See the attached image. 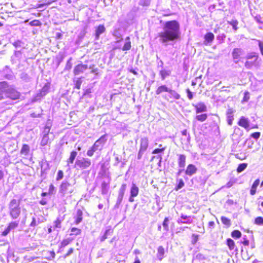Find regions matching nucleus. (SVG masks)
I'll use <instances>...</instances> for the list:
<instances>
[{"label": "nucleus", "instance_id": "412c9836", "mask_svg": "<svg viewBox=\"0 0 263 263\" xmlns=\"http://www.w3.org/2000/svg\"><path fill=\"white\" fill-rule=\"evenodd\" d=\"M105 30V28L103 25H99L96 30V39L99 38L100 34H102Z\"/></svg>", "mask_w": 263, "mask_h": 263}, {"label": "nucleus", "instance_id": "052dcab7", "mask_svg": "<svg viewBox=\"0 0 263 263\" xmlns=\"http://www.w3.org/2000/svg\"><path fill=\"white\" fill-rule=\"evenodd\" d=\"M96 151V150L92 147H91L90 149L87 151V155L89 157H91L93 155L94 152H95Z\"/></svg>", "mask_w": 263, "mask_h": 263}, {"label": "nucleus", "instance_id": "f257e3e1", "mask_svg": "<svg viewBox=\"0 0 263 263\" xmlns=\"http://www.w3.org/2000/svg\"><path fill=\"white\" fill-rule=\"evenodd\" d=\"M180 36V25L176 21L165 22L163 30L158 33L159 41L164 46L171 44L177 40Z\"/></svg>", "mask_w": 263, "mask_h": 263}, {"label": "nucleus", "instance_id": "39448f33", "mask_svg": "<svg viewBox=\"0 0 263 263\" xmlns=\"http://www.w3.org/2000/svg\"><path fill=\"white\" fill-rule=\"evenodd\" d=\"M91 164V160L88 158H82L77 159L75 162L74 167L77 169L84 170L88 168Z\"/></svg>", "mask_w": 263, "mask_h": 263}, {"label": "nucleus", "instance_id": "aec40b11", "mask_svg": "<svg viewBox=\"0 0 263 263\" xmlns=\"http://www.w3.org/2000/svg\"><path fill=\"white\" fill-rule=\"evenodd\" d=\"M148 145V140L147 138L144 137L141 138L140 140V148L146 150Z\"/></svg>", "mask_w": 263, "mask_h": 263}, {"label": "nucleus", "instance_id": "c03bdc74", "mask_svg": "<svg viewBox=\"0 0 263 263\" xmlns=\"http://www.w3.org/2000/svg\"><path fill=\"white\" fill-rule=\"evenodd\" d=\"M74 82L75 83V87L77 89H79L82 83L81 78H77L76 80H74Z\"/></svg>", "mask_w": 263, "mask_h": 263}, {"label": "nucleus", "instance_id": "37998d69", "mask_svg": "<svg viewBox=\"0 0 263 263\" xmlns=\"http://www.w3.org/2000/svg\"><path fill=\"white\" fill-rule=\"evenodd\" d=\"M221 220L223 224L230 226L231 224L230 220L226 217L222 216L221 217Z\"/></svg>", "mask_w": 263, "mask_h": 263}, {"label": "nucleus", "instance_id": "c9c22d12", "mask_svg": "<svg viewBox=\"0 0 263 263\" xmlns=\"http://www.w3.org/2000/svg\"><path fill=\"white\" fill-rule=\"evenodd\" d=\"M228 23L232 26L235 31L238 29L237 25L238 22L237 20H232L231 21L228 22Z\"/></svg>", "mask_w": 263, "mask_h": 263}, {"label": "nucleus", "instance_id": "cd10ccee", "mask_svg": "<svg viewBox=\"0 0 263 263\" xmlns=\"http://www.w3.org/2000/svg\"><path fill=\"white\" fill-rule=\"evenodd\" d=\"M164 254V249L162 246H160L158 248V253L157 254V257L159 260H161L163 257Z\"/></svg>", "mask_w": 263, "mask_h": 263}, {"label": "nucleus", "instance_id": "0eeeda50", "mask_svg": "<svg viewBox=\"0 0 263 263\" xmlns=\"http://www.w3.org/2000/svg\"><path fill=\"white\" fill-rule=\"evenodd\" d=\"M54 139V135L51 133L50 136L43 135V137L40 142L41 146H45L50 144Z\"/></svg>", "mask_w": 263, "mask_h": 263}, {"label": "nucleus", "instance_id": "69168bd1", "mask_svg": "<svg viewBox=\"0 0 263 263\" xmlns=\"http://www.w3.org/2000/svg\"><path fill=\"white\" fill-rule=\"evenodd\" d=\"M186 92H187V97H188L189 99L192 100L193 98V95L192 92L189 89H186Z\"/></svg>", "mask_w": 263, "mask_h": 263}, {"label": "nucleus", "instance_id": "7c9ffc66", "mask_svg": "<svg viewBox=\"0 0 263 263\" xmlns=\"http://www.w3.org/2000/svg\"><path fill=\"white\" fill-rule=\"evenodd\" d=\"M112 230L110 229V228L107 229L104 235L101 237V238H100V240L101 241H104L107 238V236L111 234L112 233Z\"/></svg>", "mask_w": 263, "mask_h": 263}, {"label": "nucleus", "instance_id": "9d476101", "mask_svg": "<svg viewBox=\"0 0 263 263\" xmlns=\"http://www.w3.org/2000/svg\"><path fill=\"white\" fill-rule=\"evenodd\" d=\"M197 171V167L193 164H190L187 165L185 170V174L192 176L194 174H196Z\"/></svg>", "mask_w": 263, "mask_h": 263}, {"label": "nucleus", "instance_id": "b1692460", "mask_svg": "<svg viewBox=\"0 0 263 263\" xmlns=\"http://www.w3.org/2000/svg\"><path fill=\"white\" fill-rule=\"evenodd\" d=\"M77 155V152L76 151H72L70 153V157L69 159L67 160V165L69 166L70 164H72L74 162V160Z\"/></svg>", "mask_w": 263, "mask_h": 263}, {"label": "nucleus", "instance_id": "9b49d317", "mask_svg": "<svg viewBox=\"0 0 263 263\" xmlns=\"http://www.w3.org/2000/svg\"><path fill=\"white\" fill-rule=\"evenodd\" d=\"M204 39L203 44L204 45H208L214 40V35L212 32H208L204 35Z\"/></svg>", "mask_w": 263, "mask_h": 263}, {"label": "nucleus", "instance_id": "e433bc0d", "mask_svg": "<svg viewBox=\"0 0 263 263\" xmlns=\"http://www.w3.org/2000/svg\"><path fill=\"white\" fill-rule=\"evenodd\" d=\"M168 221H169L168 218V217H166V218H165V219H164V220L163 221V222L162 223L164 230L165 231H168V230H169L168 223Z\"/></svg>", "mask_w": 263, "mask_h": 263}, {"label": "nucleus", "instance_id": "f03ea898", "mask_svg": "<svg viewBox=\"0 0 263 263\" xmlns=\"http://www.w3.org/2000/svg\"><path fill=\"white\" fill-rule=\"evenodd\" d=\"M20 96V93L12 86H9L6 82H0V100L8 98L9 100L7 101V104H10L12 100L18 99Z\"/></svg>", "mask_w": 263, "mask_h": 263}, {"label": "nucleus", "instance_id": "ddd939ff", "mask_svg": "<svg viewBox=\"0 0 263 263\" xmlns=\"http://www.w3.org/2000/svg\"><path fill=\"white\" fill-rule=\"evenodd\" d=\"M45 221V218L42 216H41L40 217H37V218L33 217L32 218V221L30 224V226L31 227H35L39 224L40 223L44 222Z\"/></svg>", "mask_w": 263, "mask_h": 263}, {"label": "nucleus", "instance_id": "864d4df0", "mask_svg": "<svg viewBox=\"0 0 263 263\" xmlns=\"http://www.w3.org/2000/svg\"><path fill=\"white\" fill-rule=\"evenodd\" d=\"M29 25L31 26H39L41 25V23L39 20H33L29 23Z\"/></svg>", "mask_w": 263, "mask_h": 263}, {"label": "nucleus", "instance_id": "6ab92c4d", "mask_svg": "<svg viewBox=\"0 0 263 263\" xmlns=\"http://www.w3.org/2000/svg\"><path fill=\"white\" fill-rule=\"evenodd\" d=\"M169 98L174 100H178L180 98V95L175 90L170 89L168 91Z\"/></svg>", "mask_w": 263, "mask_h": 263}, {"label": "nucleus", "instance_id": "13d9d810", "mask_svg": "<svg viewBox=\"0 0 263 263\" xmlns=\"http://www.w3.org/2000/svg\"><path fill=\"white\" fill-rule=\"evenodd\" d=\"M258 42V46L262 55H263V42L260 40H257Z\"/></svg>", "mask_w": 263, "mask_h": 263}, {"label": "nucleus", "instance_id": "4c0bfd02", "mask_svg": "<svg viewBox=\"0 0 263 263\" xmlns=\"http://www.w3.org/2000/svg\"><path fill=\"white\" fill-rule=\"evenodd\" d=\"M124 196L118 194L116 203L115 207L118 208L122 202Z\"/></svg>", "mask_w": 263, "mask_h": 263}, {"label": "nucleus", "instance_id": "7ed1b4c3", "mask_svg": "<svg viewBox=\"0 0 263 263\" xmlns=\"http://www.w3.org/2000/svg\"><path fill=\"white\" fill-rule=\"evenodd\" d=\"M74 188L72 185L67 181H64L60 185L59 193L63 198L64 204H66V200L70 198L71 194L73 192Z\"/></svg>", "mask_w": 263, "mask_h": 263}, {"label": "nucleus", "instance_id": "4468645a", "mask_svg": "<svg viewBox=\"0 0 263 263\" xmlns=\"http://www.w3.org/2000/svg\"><path fill=\"white\" fill-rule=\"evenodd\" d=\"M238 124L247 129L249 127V121L248 118L242 116L238 121Z\"/></svg>", "mask_w": 263, "mask_h": 263}, {"label": "nucleus", "instance_id": "2f4dec72", "mask_svg": "<svg viewBox=\"0 0 263 263\" xmlns=\"http://www.w3.org/2000/svg\"><path fill=\"white\" fill-rule=\"evenodd\" d=\"M171 74V71L170 70H161L160 71V74L161 76V79L162 80H164L165 78L167 76H169Z\"/></svg>", "mask_w": 263, "mask_h": 263}, {"label": "nucleus", "instance_id": "dca6fc26", "mask_svg": "<svg viewBox=\"0 0 263 263\" xmlns=\"http://www.w3.org/2000/svg\"><path fill=\"white\" fill-rule=\"evenodd\" d=\"M51 126V121L50 120H48L42 133L43 135L50 136V134L51 133L50 132Z\"/></svg>", "mask_w": 263, "mask_h": 263}, {"label": "nucleus", "instance_id": "0e129e2a", "mask_svg": "<svg viewBox=\"0 0 263 263\" xmlns=\"http://www.w3.org/2000/svg\"><path fill=\"white\" fill-rule=\"evenodd\" d=\"M249 95L250 94H249V92H248V91H246L245 92L244 97L243 99V102H247L249 100V98H250Z\"/></svg>", "mask_w": 263, "mask_h": 263}, {"label": "nucleus", "instance_id": "79ce46f5", "mask_svg": "<svg viewBox=\"0 0 263 263\" xmlns=\"http://www.w3.org/2000/svg\"><path fill=\"white\" fill-rule=\"evenodd\" d=\"M18 226V221H12L10 222L7 227L10 230L16 228Z\"/></svg>", "mask_w": 263, "mask_h": 263}, {"label": "nucleus", "instance_id": "5fc2aeb1", "mask_svg": "<svg viewBox=\"0 0 263 263\" xmlns=\"http://www.w3.org/2000/svg\"><path fill=\"white\" fill-rule=\"evenodd\" d=\"M151 0H140V4L143 6H148L150 5Z\"/></svg>", "mask_w": 263, "mask_h": 263}, {"label": "nucleus", "instance_id": "f8f14e48", "mask_svg": "<svg viewBox=\"0 0 263 263\" xmlns=\"http://www.w3.org/2000/svg\"><path fill=\"white\" fill-rule=\"evenodd\" d=\"M194 106L196 109V112L197 114L205 112L207 110V107L203 102H199Z\"/></svg>", "mask_w": 263, "mask_h": 263}, {"label": "nucleus", "instance_id": "a18cd8bd", "mask_svg": "<svg viewBox=\"0 0 263 263\" xmlns=\"http://www.w3.org/2000/svg\"><path fill=\"white\" fill-rule=\"evenodd\" d=\"M53 229L55 230L56 228H61V220L58 218L53 223Z\"/></svg>", "mask_w": 263, "mask_h": 263}, {"label": "nucleus", "instance_id": "bf43d9fd", "mask_svg": "<svg viewBox=\"0 0 263 263\" xmlns=\"http://www.w3.org/2000/svg\"><path fill=\"white\" fill-rule=\"evenodd\" d=\"M145 151H146L145 150L140 148L138 154V156H137V159L138 160H140L141 159L143 154L144 153V152Z\"/></svg>", "mask_w": 263, "mask_h": 263}, {"label": "nucleus", "instance_id": "49530a36", "mask_svg": "<svg viewBox=\"0 0 263 263\" xmlns=\"http://www.w3.org/2000/svg\"><path fill=\"white\" fill-rule=\"evenodd\" d=\"M126 189V184H122L121 187L119 189L118 194L124 196Z\"/></svg>", "mask_w": 263, "mask_h": 263}, {"label": "nucleus", "instance_id": "e2e57ef3", "mask_svg": "<svg viewBox=\"0 0 263 263\" xmlns=\"http://www.w3.org/2000/svg\"><path fill=\"white\" fill-rule=\"evenodd\" d=\"M164 150H165V148H156V149H155L153 151L152 154H158V153H162V152H163Z\"/></svg>", "mask_w": 263, "mask_h": 263}, {"label": "nucleus", "instance_id": "72a5a7b5", "mask_svg": "<svg viewBox=\"0 0 263 263\" xmlns=\"http://www.w3.org/2000/svg\"><path fill=\"white\" fill-rule=\"evenodd\" d=\"M247 166H248L247 163H243L240 164L237 168V172L238 173L242 172L247 168Z\"/></svg>", "mask_w": 263, "mask_h": 263}, {"label": "nucleus", "instance_id": "c756f323", "mask_svg": "<svg viewBox=\"0 0 263 263\" xmlns=\"http://www.w3.org/2000/svg\"><path fill=\"white\" fill-rule=\"evenodd\" d=\"M256 65V62H255V60L253 61L247 60L245 63V66L248 69H250L253 66Z\"/></svg>", "mask_w": 263, "mask_h": 263}, {"label": "nucleus", "instance_id": "09e8293b", "mask_svg": "<svg viewBox=\"0 0 263 263\" xmlns=\"http://www.w3.org/2000/svg\"><path fill=\"white\" fill-rule=\"evenodd\" d=\"M70 242L71 240L69 238L64 239L61 243V247L62 248H64L65 247L69 245Z\"/></svg>", "mask_w": 263, "mask_h": 263}, {"label": "nucleus", "instance_id": "774afa93", "mask_svg": "<svg viewBox=\"0 0 263 263\" xmlns=\"http://www.w3.org/2000/svg\"><path fill=\"white\" fill-rule=\"evenodd\" d=\"M246 236H245L243 237V241L242 242V243L243 244V245L245 246H248L249 245V241L246 238Z\"/></svg>", "mask_w": 263, "mask_h": 263}, {"label": "nucleus", "instance_id": "f3484780", "mask_svg": "<svg viewBox=\"0 0 263 263\" xmlns=\"http://www.w3.org/2000/svg\"><path fill=\"white\" fill-rule=\"evenodd\" d=\"M178 156V163L179 167L184 168L185 165L186 156L183 154H179Z\"/></svg>", "mask_w": 263, "mask_h": 263}, {"label": "nucleus", "instance_id": "4d7b16f0", "mask_svg": "<svg viewBox=\"0 0 263 263\" xmlns=\"http://www.w3.org/2000/svg\"><path fill=\"white\" fill-rule=\"evenodd\" d=\"M63 178V172L62 171H59L57 176V180L59 181L61 180Z\"/></svg>", "mask_w": 263, "mask_h": 263}, {"label": "nucleus", "instance_id": "423d86ee", "mask_svg": "<svg viewBox=\"0 0 263 263\" xmlns=\"http://www.w3.org/2000/svg\"><path fill=\"white\" fill-rule=\"evenodd\" d=\"M245 54L243 49L241 48H235L232 52V57L234 63L238 64Z\"/></svg>", "mask_w": 263, "mask_h": 263}, {"label": "nucleus", "instance_id": "1a4fd4ad", "mask_svg": "<svg viewBox=\"0 0 263 263\" xmlns=\"http://www.w3.org/2000/svg\"><path fill=\"white\" fill-rule=\"evenodd\" d=\"M106 141V135L102 136L98 140H97L92 146L96 151L99 149V147L104 144Z\"/></svg>", "mask_w": 263, "mask_h": 263}, {"label": "nucleus", "instance_id": "5701e85b", "mask_svg": "<svg viewBox=\"0 0 263 263\" xmlns=\"http://www.w3.org/2000/svg\"><path fill=\"white\" fill-rule=\"evenodd\" d=\"M170 88H168L166 85H162L159 86L156 91V95H158L164 92L168 91Z\"/></svg>", "mask_w": 263, "mask_h": 263}, {"label": "nucleus", "instance_id": "2eb2a0df", "mask_svg": "<svg viewBox=\"0 0 263 263\" xmlns=\"http://www.w3.org/2000/svg\"><path fill=\"white\" fill-rule=\"evenodd\" d=\"M75 219L74 223L78 224L82 222L83 220V212L80 209H78L77 211L76 214L74 217Z\"/></svg>", "mask_w": 263, "mask_h": 263}, {"label": "nucleus", "instance_id": "a878e982", "mask_svg": "<svg viewBox=\"0 0 263 263\" xmlns=\"http://www.w3.org/2000/svg\"><path fill=\"white\" fill-rule=\"evenodd\" d=\"M130 195L132 196L136 197L139 193V188L135 184L133 183L130 191Z\"/></svg>", "mask_w": 263, "mask_h": 263}, {"label": "nucleus", "instance_id": "473e14b6", "mask_svg": "<svg viewBox=\"0 0 263 263\" xmlns=\"http://www.w3.org/2000/svg\"><path fill=\"white\" fill-rule=\"evenodd\" d=\"M207 118L208 115L206 114H203L196 116V119L200 122H203L205 121Z\"/></svg>", "mask_w": 263, "mask_h": 263}, {"label": "nucleus", "instance_id": "a19ab883", "mask_svg": "<svg viewBox=\"0 0 263 263\" xmlns=\"http://www.w3.org/2000/svg\"><path fill=\"white\" fill-rule=\"evenodd\" d=\"M254 223L258 226H263V217H257L255 219Z\"/></svg>", "mask_w": 263, "mask_h": 263}, {"label": "nucleus", "instance_id": "393cba45", "mask_svg": "<svg viewBox=\"0 0 263 263\" xmlns=\"http://www.w3.org/2000/svg\"><path fill=\"white\" fill-rule=\"evenodd\" d=\"M260 182L259 179H256L253 183L251 190H250V194L252 195H254L256 193V191L257 186H258Z\"/></svg>", "mask_w": 263, "mask_h": 263}, {"label": "nucleus", "instance_id": "c85d7f7f", "mask_svg": "<svg viewBox=\"0 0 263 263\" xmlns=\"http://www.w3.org/2000/svg\"><path fill=\"white\" fill-rule=\"evenodd\" d=\"M130 38L129 37H127L125 39L126 42L124 44V46L122 48V50L123 51H126L129 50L131 48V43L129 41Z\"/></svg>", "mask_w": 263, "mask_h": 263}, {"label": "nucleus", "instance_id": "6e6552de", "mask_svg": "<svg viewBox=\"0 0 263 263\" xmlns=\"http://www.w3.org/2000/svg\"><path fill=\"white\" fill-rule=\"evenodd\" d=\"M88 68L87 65L79 64L74 67L73 73L74 75H78L83 73Z\"/></svg>", "mask_w": 263, "mask_h": 263}, {"label": "nucleus", "instance_id": "de8ad7c7", "mask_svg": "<svg viewBox=\"0 0 263 263\" xmlns=\"http://www.w3.org/2000/svg\"><path fill=\"white\" fill-rule=\"evenodd\" d=\"M71 232L72 233L70 235H78L81 234V230L78 228H72L71 229Z\"/></svg>", "mask_w": 263, "mask_h": 263}, {"label": "nucleus", "instance_id": "680f3d73", "mask_svg": "<svg viewBox=\"0 0 263 263\" xmlns=\"http://www.w3.org/2000/svg\"><path fill=\"white\" fill-rule=\"evenodd\" d=\"M260 136V133L259 132H256L252 134L251 135V137L257 140Z\"/></svg>", "mask_w": 263, "mask_h": 263}, {"label": "nucleus", "instance_id": "6e6d98bb", "mask_svg": "<svg viewBox=\"0 0 263 263\" xmlns=\"http://www.w3.org/2000/svg\"><path fill=\"white\" fill-rule=\"evenodd\" d=\"M177 222L178 223H191L192 221L191 219H187L186 221H183V219L180 217L177 220Z\"/></svg>", "mask_w": 263, "mask_h": 263}, {"label": "nucleus", "instance_id": "20e7f679", "mask_svg": "<svg viewBox=\"0 0 263 263\" xmlns=\"http://www.w3.org/2000/svg\"><path fill=\"white\" fill-rule=\"evenodd\" d=\"M9 214L12 219H16L21 214L20 201L12 199L8 204Z\"/></svg>", "mask_w": 263, "mask_h": 263}, {"label": "nucleus", "instance_id": "338daca9", "mask_svg": "<svg viewBox=\"0 0 263 263\" xmlns=\"http://www.w3.org/2000/svg\"><path fill=\"white\" fill-rule=\"evenodd\" d=\"M73 252V248L69 249V250L68 251V252L64 256V258H65L69 256L71 254H72Z\"/></svg>", "mask_w": 263, "mask_h": 263}, {"label": "nucleus", "instance_id": "f704fd0d", "mask_svg": "<svg viewBox=\"0 0 263 263\" xmlns=\"http://www.w3.org/2000/svg\"><path fill=\"white\" fill-rule=\"evenodd\" d=\"M101 189H102V193L103 194H107V193L108 192V184L106 182H103L101 184Z\"/></svg>", "mask_w": 263, "mask_h": 263}, {"label": "nucleus", "instance_id": "a211bd4d", "mask_svg": "<svg viewBox=\"0 0 263 263\" xmlns=\"http://www.w3.org/2000/svg\"><path fill=\"white\" fill-rule=\"evenodd\" d=\"M234 112V110L232 108H229L227 111V121L229 125H231L232 124V122L234 119L233 114Z\"/></svg>", "mask_w": 263, "mask_h": 263}, {"label": "nucleus", "instance_id": "58836bf2", "mask_svg": "<svg viewBox=\"0 0 263 263\" xmlns=\"http://www.w3.org/2000/svg\"><path fill=\"white\" fill-rule=\"evenodd\" d=\"M231 236L233 238H238L241 237V233L238 230H234L232 232Z\"/></svg>", "mask_w": 263, "mask_h": 263}, {"label": "nucleus", "instance_id": "3c124183", "mask_svg": "<svg viewBox=\"0 0 263 263\" xmlns=\"http://www.w3.org/2000/svg\"><path fill=\"white\" fill-rule=\"evenodd\" d=\"M72 60V58H70L67 62V63L66 64L65 70H70L72 67V63L71 62V61Z\"/></svg>", "mask_w": 263, "mask_h": 263}, {"label": "nucleus", "instance_id": "603ef678", "mask_svg": "<svg viewBox=\"0 0 263 263\" xmlns=\"http://www.w3.org/2000/svg\"><path fill=\"white\" fill-rule=\"evenodd\" d=\"M47 254H48L49 255L47 257V258L48 260H52L55 257V253L54 251H50V252H47Z\"/></svg>", "mask_w": 263, "mask_h": 263}, {"label": "nucleus", "instance_id": "8fccbe9b", "mask_svg": "<svg viewBox=\"0 0 263 263\" xmlns=\"http://www.w3.org/2000/svg\"><path fill=\"white\" fill-rule=\"evenodd\" d=\"M184 185V183L182 179H180L179 180V182L177 184V185L175 187V190L176 191L179 190V189H181L183 186Z\"/></svg>", "mask_w": 263, "mask_h": 263}, {"label": "nucleus", "instance_id": "ea45409f", "mask_svg": "<svg viewBox=\"0 0 263 263\" xmlns=\"http://www.w3.org/2000/svg\"><path fill=\"white\" fill-rule=\"evenodd\" d=\"M227 245L228 246L229 249L230 250L234 249V246H235V243L234 241L228 238L227 240Z\"/></svg>", "mask_w": 263, "mask_h": 263}, {"label": "nucleus", "instance_id": "4be33fe9", "mask_svg": "<svg viewBox=\"0 0 263 263\" xmlns=\"http://www.w3.org/2000/svg\"><path fill=\"white\" fill-rule=\"evenodd\" d=\"M246 58L247 60L254 59L255 60V62H256L258 59V55L256 52H252L248 53L246 55Z\"/></svg>", "mask_w": 263, "mask_h": 263}, {"label": "nucleus", "instance_id": "bb28decb", "mask_svg": "<svg viewBox=\"0 0 263 263\" xmlns=\"http://www.w3.org/2000/svg\"><path fill=\"white\" fill-rule=\"evenodd\" d=\"M30 152V147L27 144H24L22 146V148L21 151V154L25 155L27 156Z\"/></svg>", "mask_w": 263, "mask_h": 263}]
</instances>
